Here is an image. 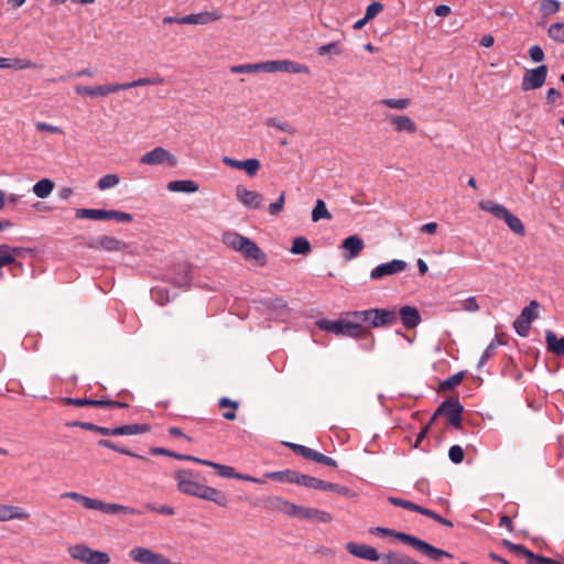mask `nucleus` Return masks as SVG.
<instances>
[{"mask_svg":"<svg viewBox=\"0 0 564 564\" xmlns=\"http://www.w3.org/2000/svg\"><path fill=\"white\" fill-rule=\"evenodd\" d=\"M220 19V15L217 12H199L192 13L181 18V24H208L210 22L217 21Z\"/></svg>","mask_w":564,"mask_h":564,"instance_id":"24","label":"nucleus"},{"mask_svg":"<svg viewBox=\"0 0 564 564\" xmlns=\"http://www.w3.org/2000/svg\"><path fill=\"white\" fill-rule=\"evenodd\" d=\"M329 53H333L335 55H339L340 54V50L338 47V42H332V43H328V44H324V45L319 46L318 50H317V54L321 55V56H324V55L329 54Z\"/></svg>","mask_w":564,"mask_h":564,"instance_id":"57","label":"nucleus"},{"mask_svg":"<svg viewBox=\"0 0 564 564\" xmlns=\"http://www.w3.org/2000/svg\"><path fill=\"white\" fill-rule=\"evenodd\" d=\"M293 517L315 523H327L333 520V516L324 510L297 505L295 506Z\"/></svg>","mask_w":564,"mask_h":564,"instance_id":"14","label":"nucleus"},{"mask_svg":"<svg viewBox=\"0 0 564 564\" xmlns=\"http://www.w3.org/2000/svg\"><path fill=\"white\" fill-rule=\"evenodd\" d=\"M149 431L150 426L148 424H127L115 427V436L137 435Z\"/></svg>","mask_w":564,"mask_h":564,"instance_id":"34","label":"nucleus"},{"mask_svg":"<svg viewBox=\"0 0 564 564\" xmlns=\"http://www.w3.org/2000/svg\"><path fill=\"white\" fill-rule=\"evenodd\" d=\"M284 203H285V193L282 192L280 194L278 200L274 202V203H271L269 205V213H270V215H272V216L279 215L283 210Z\"/></svg>","mask_w":564,"mask_h":564,"instance_id":"54","label":"nucleus"},{"mask_svg":"<svg viewBox=\"0 0 564 564\" xmlns=\"http://www.w3.org/2000/svg\"><path fill=\"white\" fill-rule=\"evenodd\" d=\"M22 248L20 247H11L9 245H0V257L1 256H13L14 258L17 256H20L22 252Z\"/></svg>","mask_w":564,"mask_h":564,"instance_id":"63","label":"nucleus"},{"mask_svg":"<svg viewBox=\"0 0 564 564\" xmlns=\"http://www.w3.org/2000/svg\"><path fill=\"white\" fill-rule=\"evenodd\" d=\"M30 517L21 507L0 505V521L25 520Z\"/></svg>","mask_w":564,"mask_h":564,"instance_id":"26","label":"nucleus"},{"mask_svg":"<svg viewBox=\"0 0 564 564\" xmlns=\"http://www.w3.org/2000/svg\"><path fill=\"white\" fill-rule=\"evenodd\" d=\"M76 217L79 219L87 218L93 220H107L106 209L79 208L76 210Z\"/></svg>","mask_w":564,"mask_h":564,"instance_id":"36","label":"nucleus"},{"mask_svg":"<svg viewBox=\"0 0 564 564\" xmlns=\"http://www.w3.org/2000/svg\"><path fill=\"white\" fill-rule=\"evenodd\" d=\"M265 124L269 126V127H274L281 131H285L290 134H293L295 133V129H293L290 124L285 123V122H279L275 118H269L267 121H265Z\"/></svg>","mask_w":564,"mask_h":564,"instance_id":"58","label":"nucleus"},{"mask_svg":"<svg viewBox=\"0 0 564 564\" xmlns=\"http://www.w3.org/2000/svg\"><path fill=\"white\" fill-rule=\"evenodd\" d=\"M388 501L395 507H400V508L411 510V511H414L417 513H420L422 511L421 506H419L410 500H405V499H401V498H397V497H389Z\"/></svg>","mask_w":564,"mask_h":564,"instance_id":"45","label":"nucleus"},{"mask_svg":"<svg viewBox=\"0 0 564 564\" xmlns=\"http://www.w3.org/2000/svg\"><path fill=\"white\" fill-rule=\"evenodd\" d=\"M198 498H202L207 501H213L220 507H226V505L228 502V498L223 491H220L216 488L209 487V486H205V485H203V488H202V491H200V495Z\"/></svg>","mask_w":564,"mask_h":564,"instance_id":"25","label":"nucleus"},{"mask_svg":"<svg viewBox=\"0 0 564 564\" xmlns=\"http://www.w3.org/2000/svg\"><path fill=\"white\" fill-rule=\"evenodd\" d=\"M380 104L392 109L403 110L411 104L409 98H387L381 99Z\"/></svg>","mask_w":564,"mask_h":564,"instance_id":"47","label":"nucleus"},{"mask_svg":"<svg viewBox=\"0 0 564 564\" xmlns=\"http://www.w3.org/2000/svg\"><path fill=\"white\" fill-rule=\"evenodd\" d=\"M462 308L467 312H477L479 310V305L475 296H469L462 302Z\"/></svg>","mask_w":564,"mask_h":564,"instance_id":"64","label":"nucleus"},{"mask_svg":"<svg viewBox=\"0 0 564 564\" xmlns=\"http://www.w3.org/2000/svg\"><path fill=\"white\" fill-rule=\"evenodd\" d=\"M223 242L235 251L240 252L247 261L254 262L260 267L267 264L265 252L251 239L236 231H226L223 235Z\"/></svg>","mask_w":564,"mask_h":564,"instance_id":"1","label":"nucleus"},{"mask_svg":"<svg viewBox=\"0 0 564 564\" xmlns=\"http://www.w3.org/2000/svg\"><path fill=\"white\" fill-rule=\"evenodd\" d=\"M465 377V371H459L440 383L441 391H449L458 386Z\"/></svg>","mask_w":564,"mask_h":564,"instance_id":"43","label":"nucleus"},{"mask_svg":"<svg viewBox=\"0 0 564 564\" xmlns=\"http://www.w3.org/2000/svg\"><path fill=\"white\" fill-rule=\"evenodd\" d=\"M61 402L66 405L74 406H95L99 408L100 400L87 399V398H62Z\"/></svg>","mask_w":564,"mask_h":564,"instance_id":"39","label":"nucleus"},{"mask_svg":"<svg viewBox=\"0 0 564 564\" xmlns=\"http://www.w3.org/2000/svg\"><path fill=\"white\" fill-rule=\"evenodd\" d=\"M223 163L229 167L246 171L250 177L254 176L261 166L258 159H247L245 161H239L229 156H224Z\"/></svg>","mask_w":564,"mask_h":564,"instance_id":"20","label":"nucleus"},{"mask_svg":"<svg viewBox=\"0 0 564 564\" xmlns=\"http://www.w3.org/2000/svg\"><path fill=\"white\" fill-rule=\"evenodd\" d=\"M406 268V262L403 260L394 259L387 263H381L377 265L371 272H370V279L371 280H379L383 276L395 274L399 272H402Z\"/></svg>","mask_w":564,"mask_h":564,"instance_id":"17","label":"nucleus"},{"mask_svg":"<svg viewBox=\"0 0 564 564\" xmlns=\"http://www.w3.org/2000/svg\"><path fill=\"white\" fill-rule=\"evenodd\" d=\"M399 316L406 329L415 328L422 321L419 310L410 305L402 306Z\"/></svg>","mask_w":564,"mask_h":564,"instance_id":"22","label":"nucleus"},{"mask_svg":"<svg viewBox=\"0 0 564 564\" xmlns=\"http://www.w3.org/2000/svg\"><path fill=\"white\" fill-rule=\"evenodd\" d=\"M383 4L381 2H372L366 9L365 20H371L376 18L380 12L383 11Z\"/></svg>","mask_w":564,"mask_h":564,"instance_id":"53","label":"nucleus"},{"mask_svg":"<svg viewBox=\"0 0 564 564\" xmlns=\"http://www.w3.org/2000/svg\"><path fill=\"white\" fill-rule=\"evenodd\" d=\"M35 128L39 130V131H43V132H50V133H58V134H63V130L57 127V126H53V124H50V123H46V122H36L35 123Z\"/></svg>","mask_w":564,"mask_h":564,"instance_id":"62","label":"nucleus"},{"mask_svg":"<svg viewBox=\"0 0 564 564\" xmlns=\"http://www.w3.org/2000/svg\"><path fill=\"white\" fill-rule=\"evenodd\" d=\"M393 538L398 539L399 541L411 545L413 549H415L421 554L425 555L430 560L433 561H440L442 557H448L452 558L453 555L448 553L445 550L437 549L433 546L432 544L404 532L394 531Z\"/></svg>","mask_w":564,"mask_h":564,"instance_id":"4","label":"nucleus"},{"mask_svg":"<svg viewBox=\"0 0 564 564\" xmlns=\"http://www.w3.org/2000/svg\"><path fill=\"white\" fill-rule=\"evenodd\" d=\"M547 77V66L542 64L535 68L528 69L521 82V89L523 91H530L541 88Z\"/></svg>","mask_w":564,"mask_h":564,"instance_id":"9","label":"nucleus"},{"mask_svg":"<svg viewBox=\"0 0 564 564\" xmlns=\"http://www.w3.org/2000/svg\"><path fill=\"white\" fill-rule=\"evenodd\" d=\"M170 192L195 193L198 191V185L191 180L171 181L167 183Z\"/></svg>","mask_w":564,"mask_h":564,"instance_id":"32","label":"nucleus"},{"mask_svg":"<svg viewBox=\"0 0 564 564\" xmlns=\"http://www.w3.org/2000/svg\"><path fill=\"white\" fill-rule=\"evenodd\" d=\"M346 550L348 551L349 554H351L356 557L362 558V560H367V561H371V562H377L379 560H382V554H379L378 551L373 546H370L367 544L348 542L346 544Z\"/></svg>","mask_w":564,"mask_h":564,"instance_id":"16","label":"nucleus"},{"mask_svg":"<svg viewBox=\"0 0 564 564\" xmlns=\"http://www.w3.org/2000/svg\"><path fill=\"white\" fill-rule=\"evenodd\" d=\"M479 208L488 212L498 219H503L508 227L517 235L523 236L525 234L522 221L511 214L505 206L497 204L492 200H480Z\"/></svg>","mask_w":564,"mask_h":564,"instance_id":"5","label":"nucleus"},{"mask_svg":"<svg viewBox=\"0 0 564 564\" xmlns=\"http://www.w3.org/2000/svg\"><path fill=\"white\" fill-rule=\"evenodd\" d=\"M464 406L456 398H448L443 401L432 415V421H435L438 415L446 417L448 424L455 429L462 427V415Z\"/></svg>","mask_w":564,"mask_h":564,"instance_id":"7","label":"nucleus"},{"mask_svg":"<svg viewBox=\"0 0 564 564\" xmlns=\"http://www.w3.org/2000/svg\"><path fill=\"white\" fill-rule=\"evenodd\" d=\"M68 554L73 560L85 564H109L110 556L108 553L88 547L86 544L79 543L68 547Z\"/></svg>","mask_w":564,"mask_h":564,"instance_id":"6","label":"nucleus"},{"mask_svg":"<svg viewBox=\"0 0 564 564\" xmlns=\"http://www.w3.org/2000/svg\"><path fill=\"white\" fill-rule=\"evenodd\" d=\"M263 477L280 482L295 484L297 481V471L291 469L270 471L265 473Z\"/></svg>","mask_w":564,"mask_h":564,"instance_id":"31","label":"nucleus"},{"mask_svg":"<svg viewBox=\"0 0 564 564\" xmlns=\"http://www.w3.org/2000/svg\"><path fill=\"white\" fill-rule=\"evenodd\" d=\"M547 35L555 42L564 44V22H555L549 26Z\"/></svg>","mask_w":564,"mask_h":564,"instance_id":"44","label":"nucleus"},{"mask_svg":"<svg viewBox=\"0 0 564 564\" xmlns=\"http://www.w3.org/2000/svg\"><path fill=\"white\" fill-rule=\"evenodd\" d=\"M261 506L267 510L278 511L293 517L296 505L283 499L280 496H269L262 499Z\"/></svg>","mask_w":564,"mask_h":564,"instance_id":"15","label":"nucleus"},{"mask_svg":"<svg viewBox=\"0 0 564 564\" xmlns=\"http://www.w3.org/2000/svg\"><path fill=\"white\" fill-rule=\"evenodd\" d=\"M545 341L549 351L560 357H564V337L557 338L554 332L546 330Z\"/></svg>","mask_w":564,"mask_h":564,"instance_id":"29","label":"nucleus"},{"mask_svg":"<svg viewBox=\"0 0 564 564\" xmlns=\"http://www.w3.org/2000/svg\"><path fill=\"white\" fill-rule=\"evenodd\" d=\"M151 294L155 302L160 305H164L170 301L169 292L163 289L154 288L152 289Z\"/></svg>","mask_w":564,"mask_h":564,"instance_id":"56","label":"nucleus"},{"mask_svg":"<svg viewBox=\"0 0 564 564\" xmlns=\"http://www.w3.org/2000/svg\"><path fill=\"white\" fill-rule=\"evenodd\" d=\"M97 445L100 446V447H106V448H109V449H112L115 452H118L120 454H124V455H128V456H132V457H137V458H140L144 462H150L145 456H142V455H137L134 453H132L131 451H129L128 448L126 447H122L120 445H118L117 443L110 441V440H99L97 442Z\"/></svg>","mask_w":564,"mask_h":564,"instance_id":"35","label":"nucleus"},{"mask_svg":"<svg viewBox=\"0 0 564 564\" xmlns=\"http://www.w3.org/2000/svg\"><path fill=\"white\" fill-rule=\"evenodd\" d=\"M357 312L358 311H349L343 313L344 337L362 339L371 335V333L368 332V327L354 316Z\"/></svg>","mask_w":564,"mask_h":564,"instance_id":"8","label":"nucleus"},{"mask_svg":"<svg viewBox=\"0 0 564 564\" xmlns=\"http://www.w3.org/2000/svg\"><path fill=\"white\" fill-rule=\"evenodd\" d=\"M322 490L333 491L341 496H350L351 490L346 486H340L338 484L323 481Z\"/></svg>","mask_w":564,"mask_h":564,"instance_id":"52","label":"nucleus"},{"mask_svg":"<svg viewBox=\"0 0 564 564\" xmlns=\"http://www.w3.org/2000/svg\"><path fill=\"white\" fill-rule=\"evenodd\" d=\"M315 325L321 329L337 336H344V326H343V314L339 319L332 321L327 318H321L315 322Z\"/></svg>","mask_w":564,"mask_h":564,"instance_id":"27","label":"nucleus"},{"mask_svg":"<svg viewBox=\"0 0 564 564\" xmlns=\"http://www.w3.org/2000/svg\"><path fill=\"white\" fill-rule=\"evenodd\" d=\"M525 558L528 564H545L547 557L543 555H539L533 553L531 550L528 549L525 552Z\"/></svg>","mask_w":564,"mask_h":564,"instance_id":"61","label":"nucleus"},{"mask_svg":"<svg viewBox=\"0 0 564 564\" xmlns=\"http://www.w3.org/2000/svg\"><path fill=\"white\" fill-rule=\"evenodd\" d=\"M322 479H318L313 476L304 475L297 471V481L295 484L304 486L306 488L321 489L323 486Z\"/></svg>","mask_w":564,"mask_h":564,"instance_id":"40","label":"nucleus"},{"mask_svg":"<svg viewBox=\"0 0 564 564\" xmlns=\"http://www.w3.org/2000/svg\"><path fill=\"white\" fill-rule=\"evenodd\" d=\"M154 552L145 547H134L129 552V556L134 561L142 564H153Z\"/></svg>","mask_w":564,"mask_h":564,"instance_id":"33","label":"nucleus"},{"mask_svg":"<svg viewBox=\"0 0 564 564\" xmlns=\"http://www.w3.org/2000/svg\"><path fill=\"white\" fill-rule=\"evenodd\" d=\"M321 219H332V214L327 210L324 200L317 199L316 205L312 210V220L316 223Z\"/></svg>","mask_w":564,"mask_h":564,"instance_id":"42","label":"nucleus"},{"mask_svg":"<svg viewBox=\"0 0 564 564\" xmlns=\"http://www.w3.org/2000/svg\"><path fill=\"white\" fill-rule=\"evenodd\" d=\"M341 248L348 252L345 254V259L351 260L364 250L365 242L359 236L352 235L343 240Z\"/></svg>","mask_w":564,"mask_h":564,"instance_id":"23","label":"nucleus"},{"mask_svg":"<svg viewBox=\"0 0 564 564\" xmlns=\"http://www.w3.org/2000/svg\"><path fill=\"white\" fill-rule=\"evenodd\" d=\"M290 251L292 254H308L311 252V243L305 237H295Z\"/></svg>","mask_w":564,"mask_h":564,"instance_id":"38","label":"nucleus"},{"mask_svg":"<svg viewBox=\"0 0 564 564\" xmlns=\"http://www.w3.org/2000/svg\"><path fill=\"white\" fill-rule=\"evenodd\" d=\"M354 316L368 327V332H370V328L391 326L395 324L398 319L395 311L387 308L364 310L357 312Z\"/></svg>","mask_w":564,"mask_h":564,"instance_id":"3","label":"nucleus"},{"mask_svg":"<svg viewBox=\"0 0 564 564\" xmlns=\"http://www.w3.org/2000/svg\"><path fill=\"white\" fill-rule=\"evenodd\" d=\"M529 56L532 62L540 63L544 59L545 55L540 45H533L529 48Z\"/></svg>","mask_w":564,"mask_h":564,"instance_id":"60","label":"nucleus"},{"mask_svg":"<svg viewBox=\"0 0 564 564\" xmlns=\"http://www.w3.org/2000/svg\"><path fill=\"white\" fill-rule=\"evenodd\" d=\"M265 73L284 72L291 74H308V66L289 59H276L263 62Z\"/></svg>","mask_w":564,"mask_h":564,"instance_id":"12","label":"nucleus"},{"mask_svg":"<svg viewBox=\"0 0 564 564\" xmlns=\"http://www.w3.org/2000/svg\"><path fill=\"white\" fill-rule=\"evenodd\" d=\"M315 325L321 329L337 336H344V326H343V314L339 319L332 321L327 318H321L315 322Z\"/></svg>","mask_w":564,"mask_h":564,"instance_id":"28","label":"nucleus"},{"mask_svg":"<svg viewBox=\"0 0 564 564\" xmlns=\"http://www.w3.org/2000/svg\"><path fill=\"white\" fill-rule=\"evenodd\" d=\"M236 197L243 206L252 209L260 208L263 203V196L260 193L247 189L242 185L236 187Z\"/></svg>","mask_w":564,"mask_h":564,"instance_id":"18","label":"nucleus"},{"mask_svg":"<svg viewBox=\"0 0 564 564\" xmlns=\"http://www.w3.org/2000/svg\"><path fill=\"white\" fill-rule=\"evenodd\" d=\"M501 545L507 547L508 550L517 553V554H521V555H525V552L528 551V549L525 546H523L522 544H516L507 539H503L501 541Z\"/></svg>","mask_w":564,"mask_h":564,"instance_id":"59","label":"nucleus"},{"mask_svg":"<svg viewBox=\"0 0 564 564\" xmlns=\"http://www.w3.org/2000/svg\"><path fill=\"white\" fill-rule=\"evenodd\" d=\"M54 189V182L50 178H43L36 182L33 186V193L39 198H46Z\"/></svg>","mask_w":564,"mask_h":564,"instance_id":"37","label":"nucleus"},{"mask_svg":"<svg viewBox=\"0 0 564 564\" xmlns=\"http://www.w3.org/2000/svg\"><path fill=\"white\" fill-rule=\"evenodd\" d=\"M120 177L118 174H107L100 177L97 182V187L100 191H106L111 187H115L119 184Z\"/></svg>","mask_w":564,"mask_h":564,"instance_id":"46","label":"nucleus"},{"mask_svg":"<svg viewBox=\"0 0 564 564\" xmlns=\"http://www.w3.org/2000/svg\"><path fill=\"white\" fill-rule=\"evenodd\" d=\"M86 246L90 249L120 251L126 247V243L111 236H100L88 240Z\"/></svg>","mask_w":564,"mask_h":564,"instance_id":"19","label":"nucleus"},{"mask_svg":"<svg viewBox=\"0 0 564 564\" xmlns=\"http://www.w3.org/2000/svg\"><path fill=\"white\" fill-rule=\"evenodd\" d=\"M263 62L254 63V64H243V65H237L232 66L230 70L232 73H254V72H265V68H263Z\"/></svg>","mask_w":564,"mask_h":564,"instance_id":"49","label":"nucleus"},{"mask_svg":"<svg viewBox=\"0 0 564 564\" xmlns=\"http://www.w3.org/2000/svg\"><path fill=\"white\" fill-rule=\"evenodd\" d=\"M140 162L147 165H159L166 163L169 166L174 167L177 164V159L164 148L156 147L143 154L140 159Z\"/></svg>","mask_w":564,"mask_h":564,"instance_id":"13","label":"nucleus"},{"mask_svg":"<svg viewBox=\"0 0 564 564\" xmlns=\"http://www.w3.org/2000/svg\"><path fill=\"white\" fill-rule=\"evenodd\" d=\"M538 307L539 303L536 301H531L530 304L521 311L520 315L513 322L514 330L519 336H528L531 323L538 317Z\"/></svg>","mask_w":564,"mask_h":564,"instance_id":"10","label":"nucleus"},{"mask_svg":"<svg viewBox=\"0 0 564 564\" xmlns=\"http://www.w3.org/2000/svg\"><path fill=\"white\" fill-rule=\"evenodd\" d=\"M560 2L557 0H543L540 4V11L543 17H550L558 12Z\"/></svg>","mask_w":564,"mask_h":564,"instance_id":"48","label":"nucleus"},{"mask_svg":"<svg viewBox=\"0 0 564 564\" xmlns=\"http://www.w3.org/2000/svg\"><path fill=\"white\" fill-rule=\"evenodd\" d=\"M205 466L213 467L220 477L238 479L239 473L230 466L221 465L215 462L205 463Z\"/></svg>","mask_w":564,"mask_h":564,"instance_id":"41","label":"nucleus"},{"mask_svg":"<svg viewBox=\"0 0 564 564\" xmlns=\"http://www.w3.org/2000/svg\"><path fill=\"white\" fill-rule=\"evenodd\" d=\"M500 344H502V343L498 338H495L494 340H491V343L487 346V348L485 349V351L482 352V355L479 359L478 368H481L487 362V360L490 359L495 355L496 348Z\"/></svg>","mask_w":564,"mask_h":564,"instance_id":"50","label":"nucleus"},{"mask_svg":"<svg viewBox=\"0 0 564 564\" xmlns=\"http://www.w3.org/2000/svg\"><path fill=\"white\" fill-rule=\"evenodd\" d=\"M448 457L454 464H459L464 459V451L459 445L451 446Z\"/></svg>","mask_w":564,"mask_h":564,"instance_id":"55","label":"nucleus"},{"mask_svg":"<svg viewBox=\"0 0 564 564\" xmlns=\"http://www.w3.org/2000/svg\"><path fill=\"white\" fill-rule=\"evenodd\" d=\"M386 119L392 124L397 132L415 133L417 131L416 123L405 115H388Z\"/></svg>","mask_w":564,"mask_h":564,"instance_id":"21","label":"nucleus"},{"mask_svg":"<svg viewBox=\"0 0 564 564\" xmlns=\"http://www.w3.org/2000/svg\"><path fill=\"white\" fill-rule=\"evenodd\" d=\"M177 480V488L181 492L194 497H199L203 485L195 480V475L192 470L181 469L175 474Z\"/></svg>","mask_w":564,"mask_h":564,"instance_id":"11","label":"nucleus"},{"mask_svg":"<svg viewBox=\"0 0 564 564\" xmlns=\"http://www.w3.org/2000/svg\"><path fill=\"white\" fill-rule=\"evenodd\" d=\"M109 219H113L118 223H131L133 220V216L126 212L110 209L107 210V220Z\"/></svg>","mask_w":564,"mask_h":564,"instance_id":"51","label":"nucleus"},{"mask_svg":"<svg viewBox=\"0 0 564 564\" xmlns=\"http://www.w3.org/2000/svg\"><path fill=\"white\" fill-rule=\"evenodd\" d=\"M75 90L79 95L89 96V97H99L107 96L111 94L110 84L102 86H76Z\"/></svg>","mask_w":564,"mask_h":564,"instance_id":"30","label":"nucleus"},{"mask_svg":"<svg viewBox=\"0 0 564 564\" xmlns=\"http://www.w3.org/2000/svg\"><path fill=\"white\" fill-rule=\"evenodd\" d=\"M62 498H69L76 502L82 503L86 509L99 510L106 514L126 513V514H140L141 512L134 508L122 506L118 503H107L98 499L86 497L75 491H67L61 495Z\"/></svg>","mask_w":564,"mask_h":564,"instance_id":"2","label":"nucleus"}]
</instances>
